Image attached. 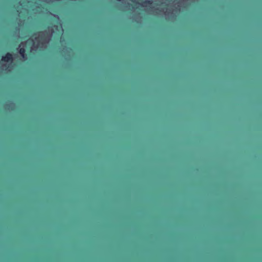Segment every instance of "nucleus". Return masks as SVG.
I'll return each mask as SVG.
<instances>
[{"label": "nucleus", "instance_id": "1", "mask_svg": "<svg viewBox=\"0 0 262 262\" xmlns=\"http://www.w3.org/2000/svg\"><path fill=\"white\" fill-rule=\"evenodd\" d=\"M2 60L4 62H12L13 60V55L10 53H7L2 57Z\"/></svg>", "mask_w": 262, "mask_h": 262}, {"label": "nucleus", "instance_id": "2", "mask_svg": "<svg viewBox=\"0 0 262 262\" xmlns=\"http://www.w3.org/2000/svg\"><path fill=\"white\" fill-rule=\"evenodd\" d=\"M19 53L23 58L26 59L27 54L26 53V49L24 48H20L19 50Z\"/></svg>", "mask_w": 262, "mask_h": 262}, {"label": "nucleus", "instance_id": "3", "mask_svg": "<svg viewBox=\"0 0 262 262\" xmlns=\"http://www.w3.org/2000/svg\"><path fill=\"white\" fill-rule=\"evenodd\" d=\"M39 37L40 38L41 40H46V35L43 32H40Z\"/></svg>", "mask_w": 262, "mask_h": 262}, {"label": "nucleus", "instance_id": "4", "mask_svg": "<svg viewBox=\"0 0 262 262\" xmlns=\"http://www.w3.org/2000/svg\"><path fill=\"white\" fill-rule=\"evenodd\" d=\"M144 4L150 5L152 4V1H145V2H144Z\"/></svg>", "mask_w": 262, "mask_h": 262}]
</instances>
